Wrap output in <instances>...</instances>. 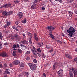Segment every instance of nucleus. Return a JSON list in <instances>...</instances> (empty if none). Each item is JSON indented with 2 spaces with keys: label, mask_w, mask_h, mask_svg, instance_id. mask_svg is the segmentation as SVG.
Returning a JSON list of instances; mask_svg holds the SVG:
<instances>
[{
  "label": "nucleus",
  "mask_w": 77,
  "mask_h": 77,
  "mask_svg": "<svg viewBox=\"0 0 77 77\" xmlns=\"http://www.w3.org/2000/svg\"><path fill=\"white\" fill-rule=\"evenodd\" d=\"M66 31H64L65 33H66V34H67L69 36H70L71 37H72L73 35H75V34H73L75 32V30H74V28L73 27H70Z\"/></svg>",
  "instance_id": "f257e3e1"
},
{
  "label": "nucleus",
  "mask_w": 77,
  "mask_h": 77,
  "mask_svg": "<svg viewBox=\"0 0 77 77\" xmlns=\"http://www.w3.org/2000/svg\"><path fill=\"white\" fill-rule=\"evenodd\" d=\"M29 67L32 71H35L36 69V64L29 63L28 64Z\"/></svg>",
  "instance_id": "f03ea898"
},
{
  "label": "nucleus",
  "mask_w": 77,
  "mask_h": 77,
  "mask_svg": "<svg viewBox=\"0 0 77 77\" xmlns=\"http://www.w3.org/2000/svg\"><path fill=\"white\" fill-rule=\"evenodd\" d=\"M57 74L59 76L62 77L63 76V70L60 69L59 71H58Z\"/></svg>",
  "instance_id": "7ed1b4c3"
},
{
  "label": "nucleus",
  "mask_w": 77,
  "mask_h": 77,
  "mask_svg": "<svg viewBox=\"0 0 77 77\" xmlns=\"http://www.w3.org/2000/svg\"><path fill=\"white\" fill-rule=\"evenodd\" d=\"M0 56H2V57H8V54L6 52H2L1 54L0 53Z\"/></svg>",
  "instance_id": "20e7f679"
},
{
  "label": "nucleus",
  "mask_w": 77,
  "mask_h": 77,
  "mask_svg": "<svg viewBox=\"0 0 77 77\" xmlns=\"http://www.w3.org/2000/svg\"><path fill=\"white\" fill-rule=\"evenodd\" d=\"M18 17L20 18V19H21L23 18V13L22 12H19L17 13Z\"/></svg>",
  "instance_id": "39448f33"
},
{
  "label": "nucleus",
  "mask_w": 77,
  "mask_h": 77,
  "mask_svg": "<svg viewBox=\"0 0 77 77\" xmlns=\"http://www.w3.org/2000/svg\"><path fill=\"white\" fill-rule=\"evenodd\" d=\"M72 70L74 73V75H77V70L73 68L72 69Z\"/></svg>",
  "instance_id": "423d86ee"
},
{
  "label": "nucleus",
  "mask_w": 77,
  "mask_h": 77,
  "mask_svg": "<svg viewBox=\"0 0 77 77\" xmlns=\"http://www.w3.org/2000/svg\"><path fill=\"white\" fill-rule=\"evenodd\" d=\"M13 63L14 65H18L19 63H20V61L19 60H16L13 62Z\"/></svg>",
  "instance_id": "0eeeda50"
},
{
  "label": "nucleus",
  "mask_w": 77,
  "mask_h": 77,
  "mask_svg": "<svg viewBox=\"0 0 77 77\" xmlns=\"http://www.w3.org/2000/svg\"><path fill=\"white\" fill-rule=\"evenodd\" d=\"M15 38H16V41H18V40H19V39H20V38H21L20 36V35H18L17 34H15Z\"/></svg>",
  "instance_id": "6e6552de"
},
{
  "label": "nucleus",
  "mask_w": 77,
  "mask_h": 77,
  "mask_svg": "<svg viewBox=\"0 0 77 77\" xmlns=\"http://www.w3.org/2000/svg\"><path fill=\"white\" fill-rule=\"evenodd\" d=\"M33 48H31V50L32 51V53H36V48L34 47V46H32Z\"/></svg>",
  "instance_id": "1a4fd4ad"
},
{
  "label": "nucleus",
  "mask_w": 77,
  "mask_h": 77,
  "mask_svg": "<svg viewBox=\"0 0 77 77\" xmlns=\"http://www.w3.org/2000/svg\"><path fill=\"white\" fill-rule=\"evenodd\" d=\"M23 74L24 76H28L29 75V73L26 72H24L23 73Z\"/></svg>",
  "instance_id": "9d476101"
},
{
  "label": "nucleus",
  "mask_w": 77,
  "mask_h": 77,
  "mask_svg": "<svg viewBox=\"0 0 77 77\" xmlns=\"http://www.w3.org/2000/svg\"><path fill=\"white\" fill-rule=\"evenodd\" d=\"M65 56L67 57L69 59H72V56L70 55H69L68 54H66Z\"/></svg>",
  "instance_id": "9b49d317"
},
{
  "label": "nucleus",
  "mask_w": 77,
  "mask_h": 77,
  "mask_svg": "<svg viewBox=\"0 0 77 77\" xmlns=\"http://www.w3.org/2000/svg\"><path fill=\"white\" fill-rule=\"evenodd\" d=\"M58 66V64L57 63H55L54 65L53 66V69H54L57 68V66Z\"/></svg>",
  "instance_id": "f8f14e48"
},
{
  "label": "nucleus",
  "mask_w": 77,
  "mask_h": 77,
  "mask_svg": "<svg viewBox=\"0 0 77 77\" xmlns=\"http://www.w3.org/2000/svg\"><path fill=\"white\" fill-rule=\"evenodd\" d=\"M69 75L70 77H73L74 75L73 74V73L71 71H69Z\"/></svg>",
  "instance_id": "ddd939ff"
},
{
  "label": "nucleus",
  "mask_w": 77,
  "mask_h": 77,
  "mask_svg": "<svg viewBox=\"0 0 77 77\" xmlns=\"http://www.w3.org/2000/svg\"><path fill=\"white\" fill-rule=\"evenodd\" d=\"M21 43L23 44H28V42L25 40H23V41L21 42Z\"/></svg>",
  "instance_id": "4468645a"
},
{
  "label": "nucleus",
  "mask_w": 77,
  "mask_h": 77,
  "mask_svg": "<svg viewBox=\"0 0 77 77\" xmlns=\"http://www.w3.org/2000/svg\"><path fill=\"white\" fill-rule=\"evenodd\" d=\"M9 38L10 39H13L14 38V35L10 34L9 35Z\"/></svg>",
  "instance_id": "2eb2a0df"
},
{
  "label": "nucleus",
  "mask_w": 77,
  "mask_h": 77,
  "mask_svg": "<svg viewBox=\"0 0 77 77\" xmlns=\"http://www.w3.org/2000/svg\"><path fill=\"white\" fill-rule=\"evenodd\" d=\"M36 7V5L35 4H34V5H32L31 7V9H35Z\"/></svg>",
  "instance_id": "dca6fc26"
},
{
  "label": "nucleus",
  "mask_w": 77,
  "mask_h": 77,
  "mask_svg": "<svg viewBox=\"0 0 77 77\" xmlns=\"http://www.w3.org/2000/svg\"><path fill=\"white\" fill-rule=\"evenodd\" d=\"M2 15L4 16H6V15H7V13L6 11H3L2 13Z\"/></svg>",
  "instance_id": "f3484780"
},
{
  "label": "nucleus",
  "mask_w": 77,
  "mask_h": 77,
  "mask_svg": "<svg viewBox=\"0 0 77 77\" xmlns=\"http://www.w3.org/2000/svg\"><path fill=\"white\" fill-rule=\"evenodd\" d=\"M38 45L39 47H42L44 45V44H43V42H42L41 43H38Z\"/></svg>",
  "instance_id": "a211bd4d"
},
{
  "label": "nucleus",
  "mask_w": 77,
  "mask_h": 77,
  "mask_svg": "<svg viewBox=\"0 0 77 77\" xmlns=\"http://www.w3.org/2000/svg\"><path fill=\"white\" fill-rule=\"evenodd\" d=\"M12 13H13V11H11L7 12V15H12Z\"/></svg>",
  "instance_id": "6ab92c4d"
},
{
  "label": "nucleus",
  "mask_w": 77,
  "mask_h": 77,
  "mask_svg": "<svg viewBox=\"0 0 77 77\" xmlns=\"http://www.w3.org/2000/svg\"><path fill=\"white\" fill-rule=\"evenodd\" d=\"M36 52H34L33 53V56L35 58H37V54H36Z\"/></svg>",
  "instance_id": "aec40b11"
},
{
  "label": "nucleus",
  "mask_w": 77,
  "mask_h": 77,
  "mask_svg": "<svg viewBox=\"0 0 77 77\" xmlns=\"http://www.w3.org/2000/svg\"><path fill=\"white\" fill-rule=\"evenodd\" d=\"M2 7H3V8H7L8 7V4L5 5H3Z\"/></svg>",
  "instance_id": "412c9836"
},
{
  "label": "nucleus",
  "mask_w": 77,
  "mask_h": 77,
  "mask_svg": "<svg viewBox=\"0 0 77 77\" xmlns=\"http://www.w3.org/2000/svg\"><path fill=\"white\" fill-rule=\"evenodd\" d=\"M19 65L20 67H21L22 68L24 67V64L23 63H21Z\"/></svg>",
  "instance_id": "4be33fe9"
},
{
  "label": "nucleus",
  "mask_w": 77,
  "mask_h": 77,
  "mask_svg": "<svg viewBox=\"0 0 77 77\" xmlns=\"http://www.w3.org/2000/svg\"><path fill=\"white\" fill-rule=\"evenodd\" d=\"M12 55L13 56H14V57H16V56H17V54L16 53H15V51H13Z\"/></svg>",
  "instance_id": "5701e85b"
},
{
  "label": "nucleus",
  "mask_w": 77,
  "mask_h": 77,
  "mask_svg": "<svg viewBox=\"0 0 77 77\" xmlns=\"http://www.w3.org/2000/svg\"><path fill=\"white\" fill-rule=\"evenodd\" d=\"M13 28L14 30H16V31H19V30H18V29H17V27H16V26H13Z\"/></svg>",
  "instance_id": "b1692460"
},
{
  "label": "nucleus",
  "mask_w": 77,
  "mask_h": 77,
  "mask_svg": "<svg viewBox=\"0 0 77 77\" xmlns=\"http://www.w3.org/2000/svg\"><path fill=\"white\" fill-rule=\"evenodd\" d=\"M8 70H5V74H10Z\"/></svg>",
  "instance_id": "393cba45"
},
{
  "label": "nucleus",
  "mask_w": 77,
  "mask_h": 77,
  "mask_svg": "<svg viewBox=\"0 0 77 77\" xmlns=\"http://www.w3.org/2000/svg\"><path fill=\"white\" fill-rule=\"evenodd\" d=\"M46 29L48 30H51V26H48L46 27Z\"/></svg>",
  "instance_id": "a878e982"
},
{
  "label": "nucleus",
  "mask_w": 77,
  "mask_h": 77,
  "mask_svg": "<svg viewBox=\"0 0 77 77\" xmlns=\"http://www.w3.org/2000/svg\"><path fill=\"white\" fill-rule=\"evenodd\" d=\"M55 28H56V27H53V26H51V30H54L55 29Z\"/></svg>",
  "instance_id": "bb28decb"
},
{
  "label": "nucleus",
  "mask_w": 77,
  "mask_h": 77,
  "mask_svg": "<svg viewBox=\"0 0 77 77\" xmlns=\"http://www.w3.org/2000/svg\"><path fill=\"white\" fill-rule=\"evenodd\" d=\"M37 51L38 53L41 52V49L40 48H38L37 49Z\"/></svg>",
  "instance_id": "cd10ccee"
},
{
  "label": "nucleus",
  "mask_w": 77,
  "mask_h": 77,
  "mask_svg": "<svg viewBox=\"0 0 77 77\" xmlns=\"http://www.w3.org/2000/svg\"><path fill=\"white\" fill-rule=\"evenodd\" d=\"M72 14H73V13L71 11H70L69 13V15L70 17H71V16L72 15Z\"/></svg>",
  "instance_id": "c85d7f7f"
},
{
  "label": "nucleus",
  "mask_w": 77,
  "mask_h": 77,
  "mask_svg": "<svg viewBox=\"0 0 77 77\" xmlns=\"http://www.w3.org/2000/svg\"><path fill=\"white\" fill-rule=\"evenodd\" d=\"M18 52H19V53H20V54H21V53H23V51L21 50V49H18Z\"/></svg>",
  "instance_id": "c756f323"
},
{
  "label": "nucleus",
  "mask_w": 77,
  "mask_h": 77,
  "mask_svg": "<svg viewBox=\"0 0 77 77\" xmlns=\"http://www.w3.org/2000/svg\"><path fill=\"white\" fill-rule=\"evenodd\" d=\"M38 0H35L34 2H33V4H35V3H38Z\"/></svg>",
  "instance_id": "7c9ffc66"
},
{
  "label": "nucleus",
  "mask_w": 77,
  "mask_h": 77,
  "mask_svg": "<svg viewBox=\"0 0 77 77\" xmlns=\"http://www.w3.org/2000/svg\"><path fill=\"white\" fill-rule=\"evenodd\" d=\"M42 57H43V58H45V57H46V56L45 55H44V54H42Z\"/></svg>",
  "instance_id": "2f4dec72"
},
{
  "label": "nucleus",
  "mask_w": 77,
  "mask_h": 77,
  "mask_svg": "<svg viewBox=\"0 0 77 77\" xmlns=\"http://www.w3.org/2000/svg\"><path fill=\"white\" fill-rule=\"evenodd\" d=\"M2 37H3L2 34L0 32V39H2Z\"/></svg>",
  "instance_id": "473e14b6"
},
{
  "label": "nucleus",
  "mask_w": 77,
  "mask_h": 77,
  "mask_svg": "<svg viewBox=\"0 0 77 77\" xmlns=\"http://www.w3.org/2000/svg\"><path fill=\"white\" fill-rule=\"evenodd\" d=\"M46 47L47 49H49L51 48V47L49 45H46Z\"/></svg>",
  "instance_id": "72a5a7b5"
},
{
  "label": "nucleus",
  "mask_w": 77,
  "mask_h": 77,
  "mask_svg": "<svg viewBox=\"0 0 77 77\" xmlns=\"http://www.w3.org/2000/svg\"><path fill=\"white\" fill-rule=\"evenodd\" d=\"M6 24L7 25L9 26V25H10V24H11V22H10L8 21L7 22Z\"/></svg>",
  "instance_id": "f704fd0d"
},
{
  "label": "nucleus",
  "mask_w": 77,
  "mask_h": 77,
  "mask_svg": "<svg viewBox=\"0 0 77 77\" xmlns=\"http://www.w3.org/2000/svg\"><path fill=\"white\" fill-rule=\"evenodd\" d=\"M57 42H58V43H60V44H62V42H61V41L60 40H58L57 41Z\"/></svg>",
  "instance_id": "c9c22d12"
},
{
  "label": "nucleus",
  "mask_w": 77,
  "mask_h": 77,
  "mask_svg": "<svg viewBox=\"0 0 77 77\" xmlns=\"http://www.w3.org/2000/svg\"><path fill=\"white\" fill-rule=\"evenodd\" d=\"M33 62H34V63H37V60H36L35 59L33 60Z\"/></svg>",
  "instance_id": "e433bc0d"
},
{
  "label": "nucleus",
  "mask_w": 77,
  "mask_h": 77,
  "mask_svg": "<svg viewBox=\"0 0 77 77\" xmlns=\"http://www.w3.org/2000/svg\"><path fill=\"white\" fill-rule=\"evenodd\" d=\"M13 48L14 49L16 48H17V45H14L13 46Z\"/></svg>",
  "instance_id": "4c0bfd02"
},
{
  "label": "nucleus",
  "mask_w": 77,
  "mask_h": 77,
  "mask_svg": "<svg viewBox=\"0 0 77 77\" xmlns=\"http://www.w3.org/2000/svg\"><path fill=\"white\" fill-rule=\"evenodd\" d=\"M30 53V51H27L26 53V54H29Z\"/></svg>",
  "instance_id": "58836bf2"
},
{
  "label": "nucleus",
  "mask_w": 77,
  "mask_h": 77,
  "mask_svg": "<svg viewBox=\"0 0 77 77\" xmlns=\"http://www.w3.org/2000/svg\"><path fill=\"white\" fill-rule=\"evenodd\" d=\"M51 37L53 39H54V36L53 35H50Z\"/></svg>",
  "instance_id": "ea45409f"
},
{
  "label": "nucleus",
  "mask_w": 77,
  "mask_h": 77,
  "mask_svg": "<svg viewBox=\"0 0 77 77\" xmlns=\"http://www.w3.org/2000/svg\"><path fill=\"white\" fill-rule=\"evenodd\" d=\"M7 5H8V7H9V6H11L12 5V3H11V4H10V3H8L7 4Z\"/></svg>",
  "instance_id": "a19ab883"
},
{
  "label": "nucleus",
  "mask_w": 77,
  "mask_h": 77,
  "mask_svg": "<svg viewBox=\"0 0 77 77\" xmlns=\"http://www.w3.org/2000/svg\"><path fill=\"white\" fill-rule=\"evenodd\" d=\"M29 44H31L32 43V41H31V38H30L29 39Z\"/></svg>",
  "instance_id": "79ce46f5"
},
{
  "label": "nucleus",
  "mask_w": 77,
  "mask_h": 77,
  "mask_svg": "<svg viewBox=\"0 0 77 77\" xmlns=\"http://www.w3.org/2000/svg\"><path fill=\"white\" fill-rule=\"evenodd\" d=\"M22 23H26V20H23L22 21Z\"/></svg>",
  "instance_id": "37998d69"
},
{
  "label": "nucleus",
  "mask_w": 77,
  "mask_h": 77,
  "mask_svg": "<svg viewBox=\"0 0 77 77\" xmlns=\"http://www.w3.org/2000/svg\"><path fill=\"white\" fill-rule=\"evenodd\" d=\"M37 34H36L35 33L34 34V38L37 37Z\"/></svg>",
  "instance_id": "c03bdc74"
},
{
  "label": "nucleus",
  "mask_w": 77,
  "mask_h": 77,
  "mask_svg": "<svg viewBox=\"0 0 77 77\" xmlns=\"http://www.w3.org/2000/svg\"><path fill=\"white\" fill-rule=\"evenodd\" d=\"M19 23H20V22L19 21H16L15 22V24L17 25H18V24H19Z\"/></svg>",
  "instance_id": "a18cd8bd"
},
{
  "label": "nucleus",
  "mask_w": 77,
  "mask_h": 77,
  "mask_svg": "<svg viewBox=\"0 0 77 77\" xmlns=\"http://www.w3.org/2000/svg\"><path fill=\"white\" fill-rule=\"evenodd\" d=\"M53 48H52L51 49V50H50L49 52L50 53H52V52H53Z\"/></svg>",
  "instance_id": "49530a36"
},
{
  "label": "nucleus",
  "mask_w": 77,
  "mask_h": 77,
  "mask_svg": "<svg viewBox=\"0 0 77 77\" xmlns=\"http://www.w3.org/2000/svg\"><path fill=\"white\" fill-rule=\"evenodd\" d=\"M23 48H25V49H27V46H24V45H23Z\"/></svg>",
  "instance_id": "de8ad7c7"
},
{
  "label": "nucleus",
  "mask_w": 77,
  "mask_h": 77,
  "mask_svg": "<svg viewBox=\"0 0 77 77\" xmlns=\"http://www.w3.org/2000/svg\"><path fill=\"white\" fill-rule=\"evenodd\" d=\"M34 38L37 41H38V37H35Z\"/></svg>",
  "instance_id": "09e8293b"
},
{
  "label": "nucleus",
  "mask_w": 77,
  "mask_h": 77,
  "mask_svg": "<svg viewBox=\"0 0 77 77\" xmlns=\"http://www.w3.org/2000/svg\"><path fill=\"white\" fill-rule=\"evenodd\" d=\"M74 61L75 62H77V57L75 58L74 59Z\"/></svg>",
  "instance_id": "8fccbe9b"
},
{
  "label": "nucleus",
  "mask_w": 77,
  "mask_h": 77,
  "mask_svg": "<svg viewBox=\"0 0 77 77\" xmlns=\"http://www.w3.org/2000/svg\"><path fill=\"white\" fill-rule=\"evenodd\" d=\"M8 26V25L6 23V24L4 26V28H6Z\"/></svg>",
  "instance_id": "3c124183"
},
{
  "label": "nucleus",
  "mask_w": 77,
  "mask_h": 77,
  "mask_svg": "<svg viewBox=\"0 0 77 77\" xmlns=\"http://www.w3.org/2000/svg\"><path fill=\"white\" fill-rule=\"evenodd\" d=\"M2 48V43L0 42V49Z\"/></svg>",
  "instance_id": "603ef678"
},
{
  "label": "nucleus",
  "mask_w": 77,
  "mask_h": 77,
  "mask_svg": "<svg viewBox=\"0 0 77 77\" xmlns=\"http://www.w3.org/2000/svg\"><path fill=\"white\" fill-rule=\"evenodd\" d=\"M27 34L29 36H31L32 35V34L30 32H28Z\"/></svg>",
  "instance_id": "864d4df0"
},
{
  "label": "nucleus",
  "mask_w": 77,
  "mask_h": 77,
  "mask_svg": "<svg viewBox=\"0 0 77 77\" xmlns=\"http://www.w3.org/2000/svg\"><path fill=\"white\" fill-rule=\"evenodd\" d=\"M30 59V57H28L26 58V60H29Z\"/></svg>",
  "instance_id": "5fc2aeb1"
},
{
  "label": "nucleus",
  "mask_w": 77,
  "mask_h": 77,
  "mask_svg": "<svg viewBox=\"0 0 77 77\" xmlns=\"http://www.w3.org/2000/svg\"><path fill=\"white\" fill-rule=\"evenodd\" d=\"M43 76L44 77H46V75H45V73H43Z\"/></svg>",
  "instance_id": "6e6d98bb"
},
{
  "label": "nucleus",
  "mask_w": 77,
  "mask_h": 77,
  "mask_svg": "<svg viewBox=\"0 0 77 77\" xmlns=\"http://www.w3.org/2000/svg\"><path fill=\"white\" fill-rule=\"evenodd\" d=\"M3 10H1L0 11V14H2V13H3Z\"/></svg>",
  "instance_id": "4d7b16f0"
},
{
  "label": "nucleus",
  "mask_w": 77,
  "mask_h": 77,
  "mask_svg": "<svg viewBox=\"0 0 77 77\" xmlns=\"http://www.w3.org/2000/svg\"><path fill=\"white\" fill-rule=\"evenodd\" d=\"M8 42L5 43H4L5 45H8Z\"/></svg>",
  "instance_id": "13d9d810"
},
{
  "label": "nucleus",
  "mask_w": 77,
  "mask_h": 77,
  "mask_svg": "<svg viewBox=\"0 0 77 77\" xmlns=\"http://www.w3.org/2000/svg\"><path fill=\"white\" fill-rule=\"evenodd\" d=\"M52 33H53L52 32H51V31L50 32H49L50 36V35H53V34H52Z\"/></svg>",
  "instance_id": "bf43d9fd"
},
{
  "label": "nucleus",
  "mask_w": 77,
  "mask_h": 77,
  "mask_svg": "<svg viewBox=\"0 0 77 77\" xmlns=\"http://www.w3.org/2000/svg\"><path fill=\"white\" fill-rule=\"evenodd\" d=\"M6 66H7V64H6V63H5L4 64V67H6Z\"/></svg>",
  "instance_id": "052dcab7"
},
{
  "label": "nucleus",
  "mask_w": 77,
  "mask_h": 77,
  "mask_svg": "<svg viewBox=\"0 0 77 77\" xmlns=\"http://www.w3.org/2000/svg\"><path fill=\"white\" fill-rule=\"evenodd\" d=\"M9 66H10V67H12V63H10L9 64Z\"/></svg>",
  "instance_id": "680f3d73"
},
{
  "label": "nucleus",
  "mask_w": 77,
  "mask_h": 77,
  "mask_svg": "<svg viewBox=\"0 0 77 77\" xmlns=\"http://www.w3.org/2000/svg\"><path fill=\"white\" fill-rule=\"evenodd\" d=\"M58 2H59L60 3H62V0H58Z\"/></svg>",
  "instance_id": "e2e57ef3"
},
{
  "label": "nucleus",
  "mask_w": 77,
  "mask_h": 77,
  "mask_svg": "<svg viewBox=\"0 0 77 77\" xmlns=\"http://www.w3.org/2000/svg\"><path fill=\"white\" fill-rule=\"evenodd\" d=\"M22 35L23 36V37H25L26 36L25 35V34H23Z\"/></svg>",
  "instance_id": "0e129e2a"
},
{
  "label": "nucleus",
  "mask_w": 77,
  "mask_h": 77,
  "mask_svg": "<svg viewBox=\"0 0 77 77\" xmlns=\"http://www.w3.org/2000/svg\"><path fill=\"white\" fill-rule=\"evenodd\" d=\"M37 54V55L38 56H39V57H41V54H38V53Z\"/></svg>",
  "instance_id": "69168bd1"
},
{
  "label": "nucleus",
  "mask_w": 77,
  "mask_h": 77,
  "mask_svg": "<svg viewBox=\"0 0 77 77\" xmlns=\"http://www.w3.org/2000/svg\"><path fill=\"white\" fill-rule=\"evenodd\" d=\"M24 46V45H23V44H21L20 45V46H21V47H23V46Z\"/></svg>",
  "instance_id": "338daca9"
},
{
  "label": "nucleus",
  "mask_w": 77,
  "mask_h": 77,
  "mask_svg": "<svg viewBox=\"0 0 77 77\" xmlns=\"http://www.w3.org/2000/svg\"><path fill=\"white\" fill-rule=\"evenodd\" d=\"M14 4H17V2L16 1H14Z\"/></svg>",
  "instance_id": "774afa93"
}]
</instances>
